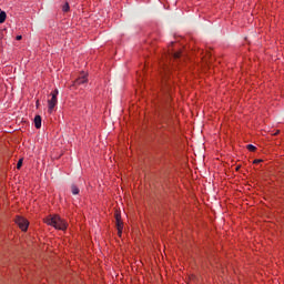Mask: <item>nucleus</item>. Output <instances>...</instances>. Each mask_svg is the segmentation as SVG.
Here are the masks:
<instances>
[{
  "mask_svg": "<svg viewBox=\"0 0 284 284\" xmlns=\"http://www.w3.org/2000/svg\"><path fill=\"white\" fill-rule=\"evenodd\" d=\"M44 223H47V225L55 227V230H68V224L59 215L48 216L47 219H44Z\"/></svg>",
  "mask_w": 284,
  "mask_h": 284,
  "instance_id": "1",
  "label": "nucleus"
},
{
  "mask_svg": "<svg viewBox=\"0 0 284 284\" xmlns=\"http://www.w3.org/2000/svg\"><path fill=\"white\" fill-rule=\"evenodd\" d=\"M57 97H59L58 89L51 92V99L48 101L49 112H52V110H54V108L57 106Z\"/></svg>",
  "mask_w": 284,
  "mask_h": 284,
  "instance_id": "2",
  "label": "nucleus"
},
{
  "mask_svg": "<svg viewBox=\"0 0 284 284\" xmlns=\"http://www.w3.org/2000/svg\"><path fill=\"white\" fill-rule=\"evenodd\" d=\"M16 223L20 227V230H22V232H26L28 230V226L30 225L28 220H26L21 216L16 217Z\"/></svg>",
  "mask_w": 284,
  "mask_h": 284,
  "instance_id": "3",
  "label": "nucleus"
},
{
  "mask_svg": "<svg viewBox=\"0 0 284 284\" xmlns=\"http://www.w3.org/2000/svg\"><path fill=\"white\" fill-rule=\"evenodd\" d=\"M115 223H116L118 234L119 236H121V234H123V222L121 221V213L119 212L115 213Z\"/></svg>",
  "mask_w": 284,
  "mask_h": 284,
  "instance_id": "4",
  "label": "nucleus"
},
{
  "mask_svg": "<svg viewBox=\"0 0 284 284\" xmlns=\"http://www.w3.org/2000/svg\"><path fill=\"white\" fill-rule=\"evenodd\" d=\"M83 83H88V77L85 73H82L77 80H74L73 85L77 88L79 85H83Z\"/></svg>",
  "mask_w": 284,
  "mask_h": 284,
  "instance_id": "5",
  "label": "nucleus"
},
{
  "mask_svg": "<svg viewBox=\"0 0 284 284\" xmlns=\"http://www.w3.org/2000/svg\"><path fill=\"white\" fill-rule=\"evenodd\" d=\"M34 126L37 128V130H40V128H41V115H36L34 116Z\"/></svg>",
  "mask_w": 284,
  "mask_h": 284,
  "instance_id": "6",
  "label": "nucleus"
},
{
  "mask_svg": "<svg viewBox=\"0 0 284 284\" xmlns=\"http://www.w3.org/2000/svg\"><path fill=\"white\" fill-rule=\"evenodd\" d=\"M6 19H8L6 11H0V23H6Z\"/></svg>",
  "mask_w": 284,
  "mask_h": 284,
  "instance_id": "7",
  "label": "nucleus"
},
{
  "mask_svg": "<svg viewBox=\"0 0 284 284\" xmlns=\"http://www.w3.org/2000/svg\"><path fill=\"white\" fill-rule=\"evenodd\" d=\"M71 192H72V194H74V195L79 194V192H80L79 186L72 184V185H71Z\"/></svg>",
  "mask_w": 284,
  "mask_h": 284,
  "instance_id": "8",
  "label": "nucleus"
},
{
  "mask_svg": "<svg viewBox=\"0 0 284 284\" xmlns=\"http://www.w3.org/2000/svg\"><path fill=\"white\" fill-rule=\"evenodd\" d=\"M171 59H180L181 58V52H170Z\"/></svg>",
  "mask_w": 284,
  "mask_h": 284,
  "instance_id": "9",
  "label": "nucleus"
},
{
  "mask_svg": "<svg viewBox=\"0 0 284 284\" xmlns=\"http://www.w3.org/2000/svg\"><path fill=\"white\" fill-rule=\"evenodd\" d=\"M63 12H70V4L65 2V4L62 7Z\"/></svg>",
  "mask_w": 284,
  "mask_h": 284,
  "instance_id": "10",
  "label": "nucleus"
},
{
  "mask_svg": "<svg viewBox=\"0 0 284 284\" xmlns=\"http://www.w3.org/2000/svg\"><path fill=\"white\" fill-rule=\"evenodd\" d=\"M246 148L250 152H256V146H254L253 144H247Z\"/></svg>",
  "mask_w": 284,
  "mask_h": 284,
  "instance_id": "11",
  "label": "nucleus"
},
{
  "mask_svg": "<svg viewBox=\"0 0 284 284\" xmlns=\"http://www.w3.org/2000/svg\"><path fill=\"white\" fill-rule=\"evenodd\" d=\"M23 165V159H20L17 163V170H21V166Z\"/></svg>",
  "mask_w": 284,
  "mask_h": 284,
  "instance_id": "12",
  "label": "nucleus"
},
{
  "mask_svg": "<svg viewBox=\"0 0 284 284\" xmlns=\"http://www.w3.org/2000/svg\"><path fill=\"white\" fill-rule=\"evenodd\" d=\"M211 57H212V53L206 52V54H205V57L203 59H204V61H207V59H211Z\"/></svg>",
  "mask_w": 284,
  "mask_h": 284,
  "instance_id": "13",
  "label": "nucleus"
},
{
  "mask_svg": "<svg viewBox=\"0 0 284 284\" xmlns=\"http://www.w3.org/2000/svg\"><path fill=\"white\" fill-rule=\"evenodd\" d=\"M163 72H164V75L168 74V72H170V68H168V65H165V67L163 68Z\"/></svg>",
  "mask_w": 284,
  "mask_h": 284,
  "instance_id": "14",
  "label": "nucleus"
},
{
  "mask_svg": "<svg viewBox=\"0 0 284 284\" xmlns=\"http://www.w3.org/2000/svg\"><path fill=\"white\" fill-rule=\"evenodd\" d=\"M17 41H21L22 39H23V37L22 36H17Z\"/></svg>",
  "mask_w": 284,
  "mask_h": 284,
  "instance_id": "15",
  "label": "nucleus"
},
{
  "mask_svg": "<svg viewBox=\"0 0 284 284\" xmlns=\"http://www.w3.org/2000/svg\"><path fill=\"white\" fill-rule=\"evenodd\" d=\"M253 163H263V160H254Z\"/></svg>",
  "mask_w": 284,
  "mask_h": 284,
  "instance_id": "16",
  "label": "nucleus"
},
{
  "mask_svg": "<svg viewBox=\"0 0 284 284\" xmlns=\"http://www.w3.org/2000/svg\"><path fill=\"white\" fill-rule=\"evenodd\" d=\"M165 91H166V92H170V87H166Z\"/></svg>",
  "mask_w": 284,
  "mask_h": 284,
  "instance_id": "17",
  "label": "nucleus"
},
{
  "mask_svg": "<svg viewBox=\"0 0 284 284\" xmlns=\"http://www.w3.org/2000/svg\"><path fill=\"white\" fill-rule=\"evenodd\" d=\"M275 134H278V131Z\"/></svg>",
  "mask_w": 284,
  "mask_h": 284,
  "instance_id": "18",
  "label": "nucleus"
}]
</instances>
